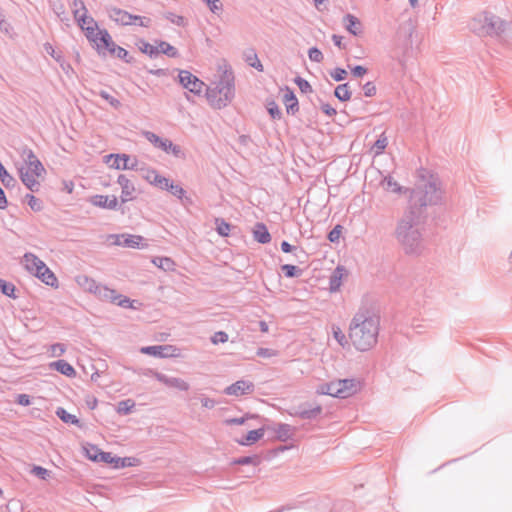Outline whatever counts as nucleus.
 <instances>
[{
  "mask_svg": "<svg viewBox=\"0 0 512 512\" xmlns=\"http://www.w3.org/2000/svg\"><path fill=\"white\" fill-rule=\"evenodd\" d=\"M422 180L410 191L408 203L401 218L398 219L394 236L402 246L405 254L419 255L423 249L420 225L427 222L435 212V207L442 204L443 191L439 178L433 174Z\"/></svg>",
  "mask_w": 512,
  "mask_h": 512,
  "instance_id": "1",
  "label": "nucleus"
},
{
  "mask_svg": "<svg viewBox=\"0 0 512 512\" xmlns=\"http://www.w3.org/2000/svg\"><path fill=\"white\" fill-rule=\"evenodd\" d=\"M380 319L369 310L357 312L349 325V338L356 350L365 352L377 343Z\"/></svg>",
  "mask_w": 512,
  "mask_h": 512,
  "instance_id": "2",
  "label": "nucleus"
},
{
  "mask_svg": "<svg viewBox=\"0 0 512 512\" xmlns=\"http://www.w3.org/2000/svg\"><path fill=\"white\" fill-rule=\"evenodd\" d=\"M469 29L479 37L495 38L506 45L512 44V23L492 12H483L469 23Z\"/></svg>",
  "mask_w": 512,
  "mask_h": 512,
  "instance_id": "3",
  "label": "nucleus"
},
{
  "mask_svg": "<svg viewBox=\"0 0 512 512\" xmlns=\"http://www.w3.org/2000/svg\"><path fill=\"white\" fill-rule=\"evenodd\" d=\"M206 99L214 109L225 108L235 96L234 75L231 68L226 69L220 76L215 88H206Z\"/></svg>",
  "mask_w": 512,
  "mask_h": 512,
  "instance_id": "4",
  "label": "nucleus"
},
{
  "mask_svg": "<svg viewBox=\"0 0 512 512\" xmlns=\"http://www.w3.org/2000/svg\"><path fill=\"white\" fill-rule=\"evenodd\" d=\"M98 43L94 46L98 55L101 57H105L107 53L110 55L116 56L123 62L135 65L136 59L129 53L125 48L117 45L108 30L103 28L102 30H98Z\"/></svg>",
  "mask_w": 512,
  "mask_h": 512,
  "instance_id": "5",
  "label": "nucleus"
},
{
  "mask_svg": "<svg viewBox=\"0 0 512 512\" xmlns=\"http://www.w3.org/2000/svg\"><path fill=\"white\" fill-rule=\"evenodd\" d=\"M144 137L156 148L176 158L184 159L185 153L179 145L174 144L170 139L162 138L151 131H145Z\"/></svg>",
  "mask_w": 512,
  "mask_h": 512,
  "instance_id": "6",
  "label": "nucleus"
},
{
  "mask_svg": "<svg viewBox=\"0 0 512 512\" xmlns=\"http://www.w3.org/2000/svg\"><path fill=\"white\" fill-rule=\"evenodd\" d=\"M109 17L115 21L117 24L122 26L132 25L133 20H139V26L148 28L151 24V19L148 17L134 15L129 13L126 10L111 7L107 9Z\"/></svg>",
  "mask_w": 512,
  "mask_h": 512,
  "instance_id": "7",
  "label": "nucleus"
},
{
  "mask_svg": "<svg viewBox=\"0 0 512 512\" xmlns=\"http://www.w3.org/2000/svg\"><path fill=\"white\" fill-rule=\"evenodd\" d=\"M104 162L115 170H137L138 160L125 153H110L104 156Z\"/></svg>",
  "mask_w": 512,
  "mask_h": 512,
  "instance_id": "8",
  "label": "nucleus"
},
{
  "mask_svg": "<svg viewBox=\"0 0 512 512\" xmlns=\"http://www.w3.org/2000/svg\"><path fill=\"white\" fill-rule=\"evenodd\" d=\"M178 71V83L186 89L189 93H192L195 96H201L203 92V87L206 86L205 83L198 78L196 75L192 74L188 70L175 69Z\"/></svg>",
  "mask_w": 512,
  "mask_h": 512,
  "instance_id": "9",
  "label": "nucleus"
},
{
  "mask_svg": "<svg viewBox=\"0 0 512 512\" xmlns=\"http://www.w3.org/2000/svg\"><path fill=\"white\" fill-rule=\"evenodd\" d=\"M140 352L161 359L178 357L180 355V349L170 344L144 346L140 349Z\"/></svg>",
  "mask_w": 512,
  "mask_h": 512,
  "instance_id": "10",
  "label": "nucleus"
},
{
  "mask_svg": "<svg viewBox=\"0 0 512 512\" xmlns=\"http://www.w3.org/2000/svg\"><path fill=\"white\" fill-rule=\"evenodd\" d=\"M84 455L87 459L95 463H105L111 466L114 455L111 452H105L97 445L86 443L83 445Z\"/></svg>",
  "mask_w": 512,
  "mask_h": 512,
  "instance_id": "11",
  "label": "nucleus"
},
{
  "mask_svg": "<svg viewBox=\"0 0 512 512\" xmlns=\"http://www.w3.org/2000/svg\"><path fill=\"white\" fill-rule=\"evenodd\" d=\"M288 414L292 417H298L304 420H315L322 413V406H312L309 402H304L289 409Z\"/></svg>",
  "mask_w": 512,
  "mask_h": 512,
  "instance_id": "12",
  "label": "nucleus"
},
{
  "mask_svg": "<svg viewBox=\"0 0 512 512\" xmlns=\"http://www.w3.org/2000/svg\"><path fill=\"white\" fill-rule=\"evenodd\" d=\"M339 386L335 393H338L337 398H349L361 390L362 382L357 378H345L337 380Z\"/></svg>",
  "mask_w": 512,
  "mask_h": 512,
  "instance_id": "13",
  "label": "nucleus"
},
{
  "mask_svg": "<svg viewBox=\"0 0 512 512\" xmlns=\"http://www.w3.org/2000/svg\"><path fill=\"white\" fill-rule=\"evenodd\" d=\"M21 157L27 165V169L30 173H33L36 177H41L46 173V170L42 162L37 158L33 150L27 146L23 147L21 151Z\"/></svg>",
  "mask_w": 512,
  "mask_h": 512,
  "instance_id": "14",
  "label": "nucleus"
},
{
  "mask_svg": "<svg viewBox=\"0 0 512 512\" xmlns=\"http://www.w3.org/2000/svg\"><path fill=\"white\" fill-rule=\"evenodd\" d=\"M109 238H113V244L128 248L134 249H142L147 246V244H143L145 238L141 235H133V234H111Z\"/></svg>",
  "mask_w": 512,
  "mask_h": 512,
  "instance_id": "15",
  "label": "nucleus"
},
{
  "mask_svg": "<svg viewBox=\"0 0 512 512\" xmlns=\"http://www.w3.org/2000/svg\"><path fill=\"white\" fill-rule=\"evenodd\" d=\"M255 390V385L252 381L249 380H238L231 385L227 386L224 389V393L226 395L231 396H242L253 393Z\"/></svg>",
  "mask_w": 512,
  "mask_h": 512,
  "instance_id": "16",
  "label": "nucleus"
},
{
  "mask_svg": "<svg viewBox=\"0 0 512 512\" xmlns=\"http://www.w3.org/2000/svg\"><path fill=\"white\" fill-rule=\"evenodd\" d=\"M89 202L96 207L108 210L120 209L118 199L115 195L96 194L90 197Z\"/></svg>",
  "mask_w": 512,
  "mask_h": 512,
  "instance_id": "17",
  "label": "nucleus"
},
{
  "mask_svg": "<svg viewBox=\"0 0 512 512\" xmlns=\"http://www.w3.org/2000/svg\"><path fill=\"white\" fill-rule=\"evenodd\" d=\"M88 290L93 292L97 297L101 300L108 301L114 303L116 300L117 291L115 289H111L105 285L98 284L94 280H91L89 284Z\"/></svg>",
  "mask_w": 512,
  "mask_h": 512,
  "instance_id": "18",
  "label": "nucleus"
},
{
  "mask_svg": "<svg viewBox=\"0 0 512 512\" xmlns=\"http://www.w3.org/2000/svg\"><path fill=\"white\" fill-rule=\"evenodd\" d=\"M117 183L121 187L120 200L121 203H127L134 199L135 186L124 174H120L117 178Z\"/></svg>",
  "mask_w": 512,
  "mask_h": 512,
  "instance_id": "19",
  "label": "nucleus"
},
{
  "mask_svg": "<svg viewBox=\"0 0 512 512\" xmlns=\"http://www.w3.org/2000/svg\"><path fill=\"white\" fill-rule=\"evenodd\" d=\"M270 429V426H262L258 429H253L248 431L244 436L240 439H236V443L240 446H251L261 440L267 430Z\"/></svg>",
  "mask_w": 512,
  "mask_h": 512,
  "instance_id": "20",
  "label": "nucleus"
},
{
  "mask_svg": "<svg viewBox=\"0 0 512 512\" xmlns=\"http://www.w3.org/2000/svg\"><path fill=\"white\" fill-rule=\"evenodd\" d=\"M87 40L93 44V47L98 43V30H101L98 26L97 21L90 15H88V19L85 20L83 27H79Z\"/></svg>",
  "mask_w": 512,
  "mask_h": 512,
  "instance_id": "21",
  "label": "nucleus"
},
{
  "mask_svg": "<svg viewBox=\"0 0 512 512\" xmlns=\"http://www.w3.org/2000/svg\"><path fill=\"white\" fill-rule=\"evenodd\" d=\"M282 90L284 91L282 101L285 105L286 113L288 115H295L299 111V101L294 90L288 86H285Z\"/></svg>",
  "mask_w": 512,
  "mask_h": 512,
  "instance_id": "22",
  "label": "nucleus"
},
{
  "mask_svg": "<svg viewBox=\"0 0 512 512\" xmlns=\"http://www.w3.org/2000/svg\"><path fill=\"white\" fill-rule=\"evenodd\" d=\"M157 381L161 382L167 387L175 388L179 391H188L190 385L182 378L178 377H170L163 373V375L157 376Z\"/></svg>",
  "mask_w": 512,
  "mask_h": 512,
  "instance_id": "23",
  "label": "nucleus"
},
{
  "mask_svg": "<svg viewBox=\"0 0 512 512\" xmlns=\"http://www.w3.org/2000/svg\"><path fill=\"white\" fill-rule=\"evenodd\" d=\"M49 368L69 378H74L77 374L75 368L64 359L49 363Z\"/></svg>",
  "mask_w": 512,
  "mask_h": 512,
  "instance_id": "24",
  "label": "nucleus"
},
{
  "mask_svg": "<svg viewBox=\"0 0 512 512\" xmlns=\"http://www.w3.org/2000/svg\"><path fill=\"white\" fill-rule=\"evenodd\" d=\"M347 275V270L344 266H337L329 277V290L330 292L339 291L344 276Z\"/></svg>",
  "mask_w": 512,
  "mask_h": 512,
  "instance_id": "25",
  "label": "nucleus"
},
{
  "mask_svg": "<svg viewBox=\"0 0 512 512\" xmlns=\"http://www.w3.org/2000/svg\"><path fill=\"white\" fill-rule=\"evenodd\" d=\"M19 177L22 183L29 189L31 192H38L40 189V183L36 180V176L33 173H30L29 170H25L24 168L19 169Z\"/></svg>",
  "mask_w": 512,
  "mask_h": 512,
  "instance_id": "26",
  "label": "nucleus"
},
{
  "mask_svg": "<svg viewBox=\"0 0 512 512\" xmlns=\"http://www.w3.org/2000/svg\"><path fill=\"white\" fill-rule=\"evenodd\" d=\"M253 238L259 244H268L272 237L266 226L262 222H257L253 228Z\"/></svg>",
  "mask_w": 512,
  "mask_h": 512,
  "instance_id": "27",
  "label": "nucleus"
},
{
  "mask_svg": "<svg viewBox=\"0 0 512 512\" xmlns=\"http://www.w3.org/2000/svg\"><path fill=\"white\" fill-rule=\"evenodd\" d=\"M73 17L79 27H83L85 20L88 19V10L83 0H73Z\"/></svg>",
  "mask_w": 512,
  "mask_h": 512,
  "instance_id": "28",
  "label": "nucleus"
},
{
  "mask_svg": "<svg viewBox=\"0 0 512 512\" xmlns=\"http://www.w3.org/2000/svg\"><path fill=\"white\" fill-rule=\"evenodd\" d=\"M346 30L353 36L362 33V24L360 20L353 14L347 13L343 18Z\"/></svg>",
  "mask_w": 512,
  "mask_h": 512,
  "instance_id": "29",
  "label": "nucleus"
},
{
  "mask_svg": "<svg viewBox=\"0 0 512 512\" xmlns=\"http://www.w3.org/2000/svg\"><path fill=\"white\" fill-rule=\"evenodd\" d=\"M382 185L384 186L385 190L402 195V194H410V191L413 188H406L402 185H400L397 181L394 180V178L390 175L384 177L382 180Z\"/></svg>",
  "mask_w": 512,
  "mask_h": 512,
  "instance_id": "30",
  "label": "nucleus"
},
{
  "mask_svg": "<svg viewBox=\"0 0 512 512\" xmlns=\"http://www.w3.org/2000/svg\"><path fill=\"white\" fill-rule=\"evenodd\" d=\"M55 415L65 424L74 425L79 428L83 427L81 420L76 415L69 413L63 407H57Z\"/></svg>",
  "mask_w": 512,
  "mask_h": 512,
  "instance_id": "31",
  "label": "nucleus"
},
{
  "mask_svg": "<svg viewBox=\"0 0 512 512\" xmlns=\"http://www.w3.org/2000/svg\"><path fill=\"white\" fill-rule=\"evenodd\" d=\"M243 58L246 64L259 72H263L264 67L258 58L257 52L254 48H247L243 53Z\"/></svg>",
  "mask_w": 512,
  "mask_h": 512,
  "instance_id": "32",
  "label": "nucleus"
},
{
  "mask_svg": "<svg viewBox=\"0 0 512 512\" xmlns=\"http://www.w3.org/2000/svg\"><path fill=\"white\" fill-rule=\"evenodd\" d=\"M168 192L176 197L184 206H188L193 203L192 198L187 196L186 190L180 184H177L174 181Z\"/></svg>",
  "mask_w": 512,
  "mask_h": 512,
  "instance_id": "33",
  "label": "nucleus"
},
{
  "mask_svg": "<svg viewBox=\"0 0 512 512\" xmlns=\"http://www.w3.org/2000/svg\"><path fill=\"white\" fill-rule=\"evenodd\" d=\"M35 276L40 279L44 284L51 287H57L58 286V280L55 274L48 268V266L45 264V267H42L41 270H38L37 273H35Z\"/></svg>",
  "mask_w": 512,
  "mask_h": 512,
  "instance_id": "34",
  "label": "nucleus"
},
{
  "mask_svg": "<svg viewBox=\"0 0 512 512\" xmlns=\"http://www.w3.org/2000/svg\"><path fill=\"white\" fill-rule=\"evenodd\" d=\"M269 430L276 432V440L286 442L288 439L292 437V431L294 430V428L289 424L279 423L277 424L276 427L270 426Z\"/></svg>",
  "mask_w": 512,
  "mask_h": 512,
  "instance_id": "35",
  "label": "nucleus"
},
{
  "mask_svg": "<svg viewBox=\"0 0 512 512\" xmlns=\"http://www.w3.org/2000/svg\"><path fill=\"white\" fill-rule=\"evenodd\" d=\"M24 260L26 262L25 266H26V269L33 273L35 275V273L38 272V270H41L42 267H45V263L39 259L36 255H34L33 253H30V252H27L24 254Z\"/></svg>",
  "mask_w": 512,
  "mask_h": 512,
  "instance_id": "36",
  "label": "nucleus"
},
{
  "mask_svg": "<svg viewBox=\"0 0 512 512\" xmlns=\"http://www.w3.org/2000/svg\"><path fill=\"white\" fill-rule=\"evenodd\" d=\"M261 463H262V458L260 457V455L252 454V455L233 458V459H231L229 465L230 466H236V465L259 466Z\"/></svg>",
  "mask_w": 512,
  "mask_h": 512,
  "instance_id": "37",
  "label": "nucleus"
},
{
  "mask_svg": "<svg viewBox=\"0 0 512 512\" xmlns=\"http://www.w3.org/2000/svg\"><path fill=\"white\" fill-rule=\"evenodd\" d=\"M136 46L143 54L147 55L151 59L156 58L160 54L157 46L150 44L143 38L137 40Z\"/></svg>",
  "mask_w": 512,
  "mask_h": 512,
  "instance_id": "38",
  "label": "nucleus"
},
{
  "mask_svg": "<svg viewBox=\"0 0 512 512\" xmlns=\"http://www.w3.org/2000/svg\"><path fill=\"white\" fill-rule=\"evenodd\" d=\"M334 96L340 101V102H347L351 99L352 93L350 91L349 83H342L336 86L334 89Z\"/></svg>",
  "mask_w": 512,
  "mask_h": 512,
  "instance_id": "39",
  "label": "nucleus"
},
{
  "mask_svg": "<svg viewBox=\"0 0 512 512\" xmlns=\"http://www.w3.org/2000/svg\"><path fill=\"white\" fill-rule=\"evenodd\" d=\"M157 47L159 48L160 53L165 54L170 58H178L180 53L176 47L171 45L169 42L164 40L157 41Z\"/></svg>",
  "mask_w": 512,
  "mask_h": 512,
  "instance_id": "40",
  "label": "nucleus"
},
{
  "mask_svg": "<svg viewBox=\"0 0 512 512\" xmlns=\"http://www.w3.org/2000/svg\"><path fill=\"white\" fill-rule=\"evenodd\" d=\"M338 386L339 384L337 380L328 383H323L318 386L316 392L319 395H328L337 398L338 393H335V391L337 390Z\"/></svg>",
  "mask_w": 512,
  "mask_h": 512,
  "instance_id": "41",
  "label": "nucleus"
},
{
  "mask_svg": "<svg viewBox=\"0 0 512 512\" xmlns=\"http://www.w3.org/2000/svg\"><path fill=\"white\" fill-rule=\"evenodd\" d=\"M17 288L16 286L5 279L0 278V292L11 299L18 298V295L16 294Z\"/></svg>",
  "mask_w": 512,
  "mask_h": 512,
  "instance_id": "42",
  "label": "nucleus"
},
{
  "mask_svg": "<svg viewBox=\"0 0 512 512\" xmlns=\"http://www.w3.org/2000/svg\"><path fill=\"white\" fill-rule=\"evenodd\" d=\"M265 107L269 116L273 120H280L282 118V111L274 99H267Z\"/></svg>",
  "mask_w": 512,
  "mask_h": 512,
  "instance_id": "43",
  "label": "nucleus"
},
{
  "mask_svg": "<svg viewBox=\"0 0 512 512\" xmlns=\"http://www.w3.org/2000/svg\"><path fill=\"white\" fill-rule=\"evenodd\" d=\"M138 460L134 457H118L114 455V459L112 460L111 467L113 468H126L132 467Z\"/></svg>",
  "mask_w": 512,
  "mask_h": 512,
  "instance_id": "44",
  "label": "nucleus"
},
{
  "mask_svg": "<svg viewBox=\"0 0 512 512\" xmlns=\"http://www.w3.org/2000/svg\"><path fill=\"white\" fill-rule=\"evenodd\" d=\"M0 180H1L2 184L8 189L15 187V185L17 184V180L12 175H10V173L7 171V169L4 167V165L2 164L1 161H0Z\"/></svg>",
  "mask_w": 512,
  "mask_h": 512,
  "instance_id": "45",
  "label": "nucleus"
},
{
  "mask_svg": "<svg viewBox=\"0 0 512 512\" xmlns=\"http://www.w3.org/2000/svg\"><path fill=\"white\" fill-rule=\"evenodd\" d=\"M215 230L221 237H227L230 234L232 225L223 218H215Z\"/></svg>",
  "mask_w": 512,
  "mask_h": 512,
  "instance_id": "46",
  "label": "nucleus"
},
{
  "mask_svg": "<svg viewBox=\"0 0 512 512\" xmlns=\"http://www.w3.org/2000/svg\"><path fill=\"white\" fill-rule=\"evenodd\" d=\"M136 403L133 399H125L118 402L116 407V412L120 415H128L130 414Z\"/></svg>",
  "mask_w": 512,
  "mask_h": 512,
  "instance_id": "47",
  "label": "nucleus"
},
{
  "mask_svg": "<svg viewBox=\"0 0 512 512\" xmlns=\"http://www.w3.org/2000/svg\"><path fill=\"white\" fill-rule=\"evenodd\" d=\"M281 271L286 278H298L303 274V270L293 264L281 265Z\"/></svg>",
  "mask_w": 512,
  "mask_h": 512,
  "instance_id": "48",
  "label": "nucleus"
},
{
  "mask_svg": "<svg viewBox=\"0 0 512 512\" xmlns=\"http://www.w3.org/2000/svg\"><path fill=\"white\" fill-rule=\"evenodd\" d=\"M281 251L284 253H292L296 258H299V254L306 256L303 248L294 246L288 241L283 240L280 244Z\"/></svg>",
  "mask_w": 512,
  "mask_h": 512,
  "instance_id": "49",
  "label": "nucleus"
},
{
  "mask_svg": "<svg viewBox=\"0 0 512 512\" xmlns=\"http://www.w3.org/2000/svg\"><path fill=\"white\" fill-rule=\"evenodd\" d=\"M152 263L164 271L173 270L175 265L174 261L169 257H154Z\"/></svg>",
  "mask_w": 512,
  "mask_h": 512,
  "instance_id": "50",
  "label": "nucleus"
},
{
  "mask_svg": "<svg viewBox=\"0 0 512 512\" xmlns=\"http://www.w3.org/2000/svg\"><path fill=\"white\" fill-rule=\"evenodd\" d=\"M257 414L246 413L242 417L227 418L223 421L226 426L243 425L249 419L258 418Z\"/></svg>",
  "mask_w": 512,
  "mask_h": 512,
  "instance_id": "51",
  "label": "nucleus"
},
{
  "mask_svg": "<svg viewBox=\"0 0 512 512\" xmlns=\"http://www.w3.org/2000/svg\"><path fill=\"white\" fill-rule=\"evenodd\" d=\"M387 145H388V139L385 136V133L383 132L379 135L378 139L374 142V144L372 146L374 155L375 156L381 155L384 152Z\"/></svg>",
  "mask_w": 512,
  "mask_h": 512,
  "instance_id": "52",
  "label": "nucleus"
},
{
  "mask_svg": "<svg viewBox=\"0 0 512 512\" xmlns=\"http://www.w3.org/2000/svg\"><path fill=\"white\" fill-rule=\"evenodd\" d=\"M96 94L108 102L114 109H119L122 106L120 100L111 96L106 90L101 89Z\"/></svg>",
  "mask_w": 512,
  "mask_h": 512,
  "instance_id": "53",
  "label": "nucleus"
},
{
  "mask_svg": "<svg viewBox=\"0 0 512 512\" xmlns=\"http://www.w3.org/2000/svg\"><path fill=\"white\" fill-rule=\"evenodd\" d=\"M25 199L28 206L35 212H39L43 209L42 201L35 197L33 194H26Z\"/></svg>",
  "mask_w": 512,
  "mask_h": 512,
  "instance_id": "54",
  "label": "nucleus"
},
{
  "mask_svg": "<svg viewBox=\"0 0 512 512\" xmlns=\"http://www.w3.org/2000/svg\"><path fill=\"white\" fill-rule=\"evenodd\" d=\"M294 83L298 86L299 90L304 94L313 92L311 84L301 76H296L294 78Z\"/></svg>",
  "mask_w": 512,
  "mask_h": 512,
  "instance_id": "55",
  "label": "nucleus"
},
{
  "mask_svg": "<svg viewBox=\"0 0 512 512\" xmlns=\"http://www.w3.org/2000/svg\"><path fill=\"white\" fill-rule=\"evenodd\" d=\"M43 48L45 50V52L50 55L57 63H59L60 61H63V54L62 52H57L53 45L49 42H45L43 44Z\"/></svg>",
  "mask_w": 512,
  "mask_h": 512,
  "instance_id": "56",
  "label": "nucleus"
},
{
  "mask_svg": "<svg viewBox=\"0 0 512 512\" xmlns=\"http://www.w3.org/2000/svg\"><path fill=\"white\" fill-rule=\"evenodd\" d=\"M330 77L336 81H344L348 77V72L342 67H336L329 72Z\"/></svg>",
  "mask_w": 512,
  "mask_h": 512,
  "instance_id": "57",
  "label": "nucleus"
},
{
  "mask_svg": "<svg viewBox=\"0 0 512 512\" xmlns=\"http://www.w3.org/2000/svg\"><path fill=\"white\" fill-rule=\"evenodd\" d=\"M343 231V226L340 224L335 225L327 234V239L331 243H338Z\"/></svg>",
  "mask_w": 512,
  "mask_h": 512,
  "instance_id": "58",
  "label": "nucleus"
},
{
  "mask_svg": "<svg viewBox=\"0 0 512 512\" xmlns=\"http://www.w3.org/2000/svg\"><path fill=\"white\" fill-rule=\"evenodd\" d=\"M31 473L41 480H47L50 477L51 471L42 466L33 465Z\"/></svg>",
  "mask_w": 512,
  "mask_h": 512,
  "instance_id": "59",
  "label": "nucleus"
},
{
  "mask_svg": "<svg viewBox=\"0 0 512 512\" xmlns=\"http://www.w3.org/2000/svg\"><path fill=\"white\" fill-rule=\"evenodd\" d=\"M308 57H309L310 61L316 62V63H320L324 59L323 53L316 46L309 48Z\"/></svg>",
  "mask_w": 512,
  "mask_h": 512,
  "instance_id": "60",
  "label": "nucleus"
},
{
  "mask_svg": "<svg viewBox=\"0 0 512 512\" xmlns=\"http://www.w3.org/2000/svg\"><path fill=\"white\" fill-rule=\"evenodd\" d=\"M166 19L169 20L171 23L179 26V27H184L185 24H186V20L183 16L181 15H177L173 12H168L166 14Z\"/></svg>",
  "mask_w": 512,
  "mask_h": 512,
  "instance_id": "61",
  "label": "nucleus"
},
{
  "mask_svg": "<svg viewBox=\"0 0 512 512\" xmlns=\"http://www.w3.org/2000/svg\"><path fill=\"white\" fill-rule=\"evenodd\" d=\"M332 331H333V336L335 338V340L342 346L344 347L345 345L348 344V341L346 339V336L345 334L341 331L340 327L338 326H333L332 327Z\"/></svg>",
  "mask_w": 512,
  "mask_h": 512,
  "instance_id": "62",
  "label": "nucleus"
},
{
  "mask_svg": "<svg viewBox=\"0 0 512 512\" xmlns=\"http://www.w3.org/2000/svg\"><path fill=\"white\" fill-rule=\"evenodd\" d=\"M202 1L204 3H206L209 10L214 14H218L223 10V5L219 0H202Z\"/></svg>",
  "mask_w": 512,
  "mask_h": 512,
  "instance_id": "63",
  "label": "nucleus"
},
{
  "mask_svg": "<svg viewBox=\"0 0 512 512\" xmlns=\"http://www.w3.org/2000/svg\"><path fill=\"white\" fill-rule=\"evenodd\" d=\"M362 89H363V94H364L365 97H373L377 93L376 85L372 81L366 82L362 86Z\"/></svg>",
  "mask_w": 512,
  "mask_h": 512,
  "instance_id": "64",
  "label": "nucleus"
}]
</instances>
